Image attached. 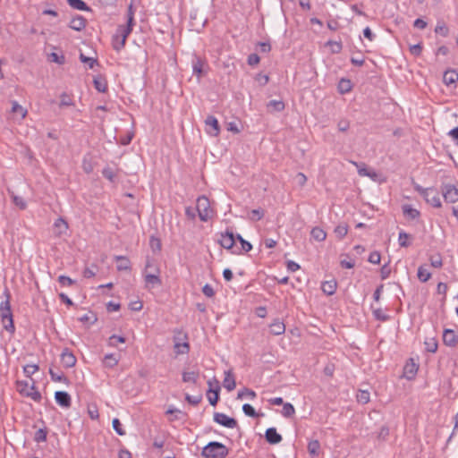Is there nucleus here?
<instances>
[{
	"mask_svg": "<svg viewBox=\"0 0 458 458\" xmlns=\"http://www.w3.org/2000/svg\"><path fill=\"white\" fill-rule=\"evenodd\" d=\"M134 21V12L132 9V5L131 4L128 8L127 13V25H121L117 28L116 33L113 38L114 47L116 50H120L125 45L126 38L130 35L132 30Z\"/></svg>",
	"mask_w": 458,
	"mask_h": 458,
	"instance_id": "nucleus-1",
	"label": "nucleus"
},
{
	"mask_svg": "<svg viewBox=\"0 0 458 458\" xmlns=\"http://www.w3.org/2000/svg\"><path fill=\"white\" fill-rule=\"evenodd\" d=\"M4 295L6 296V300L2 301L0 304L1 321L4 328L9 333L13 334L15 331V327L10 305V293L7 289L4 291Z\"/></svg>",
	"mask_w": 458,
	"mask_h": 458,
	"instance_id": "nucleus-2",
	"label": "nucleus"
},
{
	"mask_svg": "<svg viewBox=\"0 0 458 458\" xmlns=\"http://www.w3.org/2000/svg\"><path fill=\"white\" fill-rule=\"evenodd\" d=\"M229 449L222 443L213 441L205 445L201 451L204 458H225Z\"/></svg>",
	"mask_w": 458,
	"mask_h": 458,
	"instance_id": "nucleus-3",
	"label": "nucleus"
},
{
	"mask_svg": "<svg viewBox=\"0 0 458 458\" xmlns=\"http://www.w3.org/2000/svg\"><path fill=\"white\" fill-rule=\"evenodd\" d=\"M16 390L23 396L30 397L35 402H40L41 394L36 389L34 383L30 384L28 381H16Z\"/></svg>",
	"mask_w": 458,
	"mask_h": 458,
	"instance_id": "nucleus-4",
	"label": "nucleus"
},
{
	"mask_svg": "<svg viewBox=\"0 0 458 458\" xmlns=\"http://www.w3.org/2000/svg\"><path fill=\"white\" fill-rule=\"evenodd\" d=\"M196 210L198 211L199 219L203 222H207L213 216V210L210 208L209 200L206 196H200L198 198Z\"/></svg>",
	"mask_w": 458,
	"mask_h": 458,
	"instance_id": "nucleus-5",
	"label": "nucleus"
},
{
	"mask_svg": "<svg viewBox=\"0 0 458 458\" xmlns=\"http://www.w3.org/2000/svg\"><path fill=\"white\" fill-rule=\"evenodd\" d=\"M153 271H143V276L145 281V287L147 289H151L155 286H159L162 284V280L160 277V268L153 267Z\"/></svg>",
	"mask_w": 458,
	"mask_h": 458,
	"instance_id": "nucleus-6",
	"label": "nucleus"
},
{
	"mask_svg": "<svg viewBox=\"0 0 458 458\" xmlns=\"http://www.w3.org/2000/svg\"><path fill=\"white\" fill-rule=\"evenodd\" d=\"M174 349L176 354H186L189 352L190 345L187 341V335L185 334L179 332L176 335H174Z\"/></svg>",
	"mask_w": 458,
	"mask_h": 458,
	"instance_id": "nucleus-7",
	"label": "nucleus"
},
{
	"mask_svg": "<svg viewBox=\"0 0 458 458\" xmlns=\"http://www.w3.org/2000/svg\"><path fill=\"white\" fill-rule=\"evenodd\" d=\"M442 195L445 201L455 203L458 201V189L453 184H444L441 187Z\"/></svg>",
	"mask_w": 458,
	"mask_h": 458,
	"instance_id": "nucleus-8",
	"label": "nucleus"
},
{
	"mask_svg": "<svg viewBox=\"0 0 458 458\" xmlns=\"http://www.w3.org/2000/svg\"><path fill=\"white\" fill-rule=\"evenodd\" d=\"M214 421L228 428H234L237 426L236 420L222 412L214 413Z\"/></svg>",
	"mask_w": 458,
	"mask_h": 458,
	"instance_id": "nucleus-9",
	"label": "nucleus"
},
{
	"mask_svg": "<svg viewBox=\"0 0 458 458\" xmlns=\"http://www.w3.org/2000/svg\"><path fill=\"white\" fill-rule=\"evenodd\" d=\"M351 163L357 167L360 176H367L373 181L377 180V173L374 170H369L364 163H358L356 161H351Z\"/></svg>",
	"mask_w": 458,
	"mask_h": 458,
	"instance_id": "nucleus-10",
	"label": "nucleus"
},
{
	"mask_svg": "<svg viewBox=\"0 0 458 458\" xmlns=\"http://www.w3.org/2000/svg\"><path fill=\"white\" fill-rule=\"evenodd\" d=\"M443 342L447 346L454 347L458 344V333L453 329H445L443 333Z\"/></svg>",
	"mask_w": 458,
	"mask_h": 458,
	"instance_id": "nucleus-11",
	"label": "nucleus"
},
{
	"mask_svg": "<svg viewBox=\"0 0 458 458\" xmlns=\"http://www.w3.org/2000/svg\"><path fill=\"white\" fill-rule=\"evenodd\" d=\"M215 384H216V388L213 389L212 382L208 381L209 390L208 393V398L209 403L213 406H215L219 400V391H220L219 382L215 379Z\"/></svg>",
	"mask_w": 458,
	"mask_h": 458,
	"instance_id": "nucleus-12",
	"label": "nucleus"
},
{
	"mask_svg": "<svg viewBox=\"0 0 458 458\" xmlns=\"http://www.w3.org/2000/svg\"><path fill=\"white\" fill-rule=\"evenodd\" d=\"M424 199L434 208H440L442 206L439 193L434 188H430L428 192V197H425Z\"/></svg>",
	"mask_w": 458,
	"mask_h": 458,
	"instance_id": "nucleus-13",
	"label": "nucleus"
},
{
	"mask_svg": "<svg viewBox=\"0 0 458 458\" xmlns=\"http://www.w3.org/2000/svg\"><path fill=\"white\" fill-rule=\"evenodd\" d=\"M55 398L60 406L64 408H69L71 406V396L67 392L57 391L55 394Z\"/></svg>",
	"mask_w": 458,
	"mask_h": 458,
	"instance_id": "nucleus-14",
	"label": "nucleus"
},
{
	"mask_svg": "<svg viewBox=\"0 0 458 458\" xmlns=\"http://www.w3.org/2000/svg\"><path fill=\"white\" fill-rule=\"evenodd\" d=\"M61 362L66 368H72L76 363V358L68 349H64L61 354Z\"/></svg>",
	"mask_w": 458,
	"mask_h": 458,
	"instance_id": "nucleus-15",
	"label": "nucleus"
},
{
	"mask_svg": "<svg viewBox=\"0 0 458 458\" xmlns=\"http://www.w3.org/2000/svg\"><path fill=\"white\" fill-rule=\"evenodd\" d=\"M220 245L225 249H231L234 245V236L231 232L221 233L220 239L218 240Z\"/></svg>",
	"mask_w": 458,
	"mask_h": 458,
	"instance_id": "nucleus-16",
	"label": "nucleus"
},
{
	"mask_svg": "<svg viewBox=\"0 0 458 458\" xmlns=\"http://www.w3.org/2000/svg\"><path fill=\"white\" fill-rule=\"evenodd\" d=\"M266 440L271 445H276L282 441V436L277 433L275 428H269L265 433Z\"/></svg>",
	"mask_w": 458,
	"mask_h": 458,
	"instance_id": "nucleus-17",
	"label": "nucleus"
},
{
	"mask_svg": "<svg viewBox=\"0 0 458 458\" xmlns=\"http://www.w3.org/2000/svg\"><path fill=\"white\" fill-rule=\"evenodd\" d=\"M205 123L208 127L207 131L209 134L216 136L219 133L218 121L216 117L209 115L207 117Z\"/></svg>",
	"mask_w": 458,
	"mask_h": 458,
	"instance_id": "nucleus-18",
	"label": "nucleus"
},
{
	"mask_svg": "<svg viewBox=\"0 0 458 458\" xmlns=\"http://www.w3.org/2000/svg\"><path fill=\"white\" fill-rule=\"evenodd\" d=\"M182 377L184 383H191L197 386L199 378V372L198 370L183 371Z\"/></svg>",
	"mask_w": 458,
	"mask_h": 458,
	"instance_id": "nucleus-19",
	"label": "nucleus"
},
{
	"mask_svg": "<svg viewBox=\"0 0 458 458\" xmlns=\"http://www.w3.org/2000/svg\"><path fill=\"white\" fill-rule=\"evenodd\" d=\"M85 26H86V20L81 15H77V16L73 17L70 21V23H69V27L72 30H74L76 31L82 30L85 28Z\"/></svg>",
	"mask_w": 458,
	"mask_h": 458,
	"instance_id": "nucleus-20",
	"label": "nucleus"
},
{
	"mask_svg": "<svg viewBox=\"0 0 458 458\" xmlns=\"http://www.w3.org/2000/svg\"><path fill=\"white\" fill-rule=\"evenodd\" d=\"M223 385L224 387L229 392L233 391L235 388L236 382L231 370H227L225 372V379Z\"/></svg>",
	"mask_w": 458,
	"mask_h": 458,
	"instance_id": "nucleus-21",
	"label": "nucleus"
},
{
	"mask_svg": "<svg viewBox=\"0 0 458 458\" xmlns=\"http://www.w3.org/2000/svg\"><path fill=\"white\" fill-rule=\"evenodd\" d=\"M54 227L55 230V234L61 236L66 233L68 230V224L64 218L59 217L55 221Z\"/></svg>",
	"mask_w": 458,
	"mask_h": 458,
	"instance_id": "nucleus-22",
	"label": "nucleus"
},
{
	"mask_svg": "<svg viewBox=\"0 0 458 458\" xmlns=\"http://www.w3.org/2000/svg\"><path fill=\"white\" fill-rule=\"evenodd\" d=\"M403 216L408 218L414 220L418 218L420 215V211L414 208H412L411 205L405 204L402 207Z\"/></svg>",
	"mask_w": 458,
	"mask_h": 458,
	"instance_id": "nucleus-23",
	"label": "nucleus"
},
{
	"mask_svg": "<svg viewBox=\"0 0 458 458\" xmlns=\"http://www.w3.org/2000/svg\"><path fill=\"white\" fill-rule=\"evenodd\" d=\"M404 375L408 379L413 378L418 371V366L415 364L412 359L410 362H407L404 366Z\"/></svg>",
	"mask_w": 458,
	"mask_h": 458,
	"instance_id": "nucleus-24",
	"label": "nucleus"
},
{
	"mask_svg": "<svg viewBox=\"0 0 458 458\" xmlns=\"http://www.w3.org/2000/svg\"><path fill=\"white\" fill-rule=\"evenodd\" d=\"M115 260L117 261V270L119 271H128L131 270V262L128 258L124 256H116Z\"/></svg>",
	"mask_w": 458,
	"mask_h": 458,
	"instance_id": "nucleus-25",
	"label": "nucleus"
},
{
	"mask_svg": "<svg viewBox=\"0 0 458 458\" xmlns=\"http://www.w3.org/2000/svg\"><path fill=\"white\" fill-rule=\"evenodd\" d=\"M93 83H94V87L95 89L98 91V92H106V89H107V82H106V80L98 75V76H96L93 80Z\"/></svg>",
	"mask_w": 458,
	"mask_h": 458,
	"instance_id": "nucleus-26",
	"label": "nucleus"
},
{
	"mask_svg": "<svg viewBox=\"0 0 458 458\" xmlns=\"http://www.w3.org/2000/svg\"><path fill=\"white\" fill-rule=\"evenodd\" d=\"M458 81V72L454 70L446 71L443 76V81L445 85L454 84Z\"/></svg>",
	"mask_w": 458,
	"mask_h": 458,
	"instance_id": "nucleus-27",
	"label": "nucleus"
},
{
	"mask_svg": "<svg viewBox=\"0 0 458 458\" xmlns=\"http://www.w3.org/2000/svg\"><path fill=\"white\" fill-rule=\"evenodd\" d=\"M337 284L335 280L326 281L322 284L321 289L327 295H333L335 293Z\"/></svg>",
	"mask_w": 458,
	"mask_h": 458,
	"instance_id": "nucleus-28",
	"label": "nucleus"
},
{
	"mask_svg": "<svg viewBox=\"0 0 458 458\" xmlns=\"http://www.w3.org/2000/svg\"><path fill=\"white\" fill-rule=\"evenodd\" d=\"M417 276L420 282L426 283L431 278V273L428 271L425 265H422L418 268Z\"/></svg>",
	"mask_w": 458,
	"mask_h": 458,
	"instance_id": "nucleus-29",
	"label": "nucleus"
},
{
	"mask_svg": "<svg viewBox=\"0 0 458 458\" xmlns=\"http://www.w3.org/2000/svg\"><path fill=\"white\" fill-rule=\"evenodd\" d=\"M285 327L281 321H275L270 325V332L275 335H280L284 333Z\"/></svg>",
	"mask_w": 458,
	"mask_h": 458,
	"instance_id": "nucleus-30",
	"label": "nucleus"
},
{
	"mask_svg": "<svg viewBox=\"0 0 458 458\" xmlns=\"http://www.w3.org/2000/svg\"><path fill=\"white\" fill-rule=\"evenodd\" d=\"M428 260L430 262V266L435 268H440L443 266V259L440 253L429 255Z\"/></svg>",
	"mask_w": 458,
	"mask_h": 458,
	"instance_id": "nucleus-31",
	"label": "nucleus"
},
{
	"mask_svg": "<svg viewBox=\"0 0 458 458\" xmlns=\"http://www.w3.org/2000/svg\"><path fill=\"white\" fill-rule=\"evenodd\" d=\"M284 103L282 100H271L267 103V108L271 112H281L284 109Z\"/></svg>",
	"mask_w": 458,
	"mask_h": 458,
	"instance_id": "nucleus-32",
	"label": "nucleus"
},
{
	"mask_svg": "<svg viewBox=\"0 0 458 458\" xmlns=\"http://www.w3.org/2000/svg\"><path fill=\"white\" fill-rule=\"evenodd\" d=\"M311 237L318 242H323L326 237V232L320 227H314L310 232Z\"/></svg>",
	"mask_w": 458,
	"mask_h": 458,
	"instance_id": "nucleus-33",
	"label": "nucleus"
},
{
	"mask_svg": "<svg viewBox=\"0 0 458 458\" xmlns=\"http://www.w3.org/2000/svg\"><path fill=\"white\" fill-rule=\"evenodd\" d=\"M69 5L76 10L80 11H89V8L86 4V3L82 0H67Z\"/></svg>",
	"mask_w": 458,
	"mask_h": 458,
	"instance_id": "nucleus-34",
	"label": "nucleus"
},
{
	"mask_svg": "<svg viewBox=\"0 0 458 458\" xmlns=\"http://www.w3.org/2000/svg\"><path fill=\"white\" fill-rule=\"evenodd\" d=\"M12 113L19 115L21 119H23L27 114V110L18 104V102L13 101L12 103Z\"/></svg>",
	"mask_w": 458,
	"mask_h": 458,
	"instance_id": "nucleus-35",
	"label": "nucleus"
},
{
	"mask_svg": "<svg viewBox=\"0 0 458 458\" xmlns=\"http://www.w3.org/2000/svg\"><path fill=\"white\" fill-rule=\"evenodd\" d=\"M424 344H425L426 351L428 352L434 353L437 350V346H438L437 341L434 337L427 338L424 342Z\"/></svg>",
	"mask_w": 458,
	"mask_h": 458,
	"instance_id": "nucleus-36",
	"label": "nucleus"
},
{
	"mask_svg": "<svg viewBox=\"0 0 458 458\" xmlns=\"http://www.w3.org/2000/svg\"><path fill=\"white\" fill-rule=\"evenodd\" d=\"M11 198L13 199V204L18 207L20 209L24 210L27 208V203L22 197L15 195L13 191L10 192Z\"/></svg>",
	"mask_w": 458,
	"mask_h": 458,
	"instance_id": "nucleus-37",
	"label": "nucleus"
},
{
	"mask_svg": "<svg viewBox=\"0 0 458 458\" xmlns=\"http://www.w3.org/2000/svg\"><path fill=\"white\" fill-rule=\"evenodd\" d=\"M264 214L265 212L262 208L252 209L249 213L248 218L253 222L259 221L260 219L263 218Z\"/></svg>",
	"mask_w": 458,
	"mask_h": 458,
	"instance_id": "nucleus-38",
	"label": "nucleus"
},
{
	"mask_svg": "<svg viewBox=\"0 0 458 458\" xmlns=\"http://www.w3.org/2000/svg\"><path fill=\"white\" fill-rule=\"evenodd\" d=\"M203 66L204 62L199 57L195 58L192 63L193 73L200 76L203 73Z\"/></svg>",
	"mask_w": 458,
	"mask_h": 458,
	"instance_id": "nucleus-39",
	"label": "nucleus"
},
{
	"mask_svg": "<svg viewBox=\"0 0 458 458\" xmlns=\"http://www.w3.org/2000/svg\"><path fill=\"white\" fill-rule=\"evenodd\" d=\"M119 360L112 353L106 354L104 357V365L107 368H113L117 365Z\"/></svg>",
	"mask_w": 458,
	"mask_h": 458,
	"instance_id": "nucleus-40",
	"label": "nucleus"
},
{
	"mask_svg": "<svg viewBox=\"0 0 458 458\" xmlns=\"http://www.w3.org/2000/svg\"><path fill=\"white\" fill-rule=\"evenodd\" d=\"M319 449H320V444L318 440H312L308 445V451L313 456L318 455Z\"/></svg>",
	"mask_w": 458,
	"mask_h": 458,
	"instance_id": "nucleus-41",
	"label": "nucleus"
},
{
	"mask_svg": "<svg viewBox=\"0 0 458 458\" xmlns=\"http://www.w3.org/2000/svg\"><path fill=\"white\" fill-rule=\"evenodd\" d=\"M295 413V409L293 405L290 403H285L283 404L282 415L285 418H290Z\"/></svg>",
	"mask_w": 458,
	"mask_h": 458,
	"instance_id": "nucleus-42",
	"label": "nucleus"
},
{
	"mask_svg": "<svg viewBox=\"0 0 458 458\" xmlns=\"http://www.w3.org/2000/svg\"><path fill=\"white\" fill-rule=\"evenodd\" d=\"M257 396L256 393L250 388H243L238 392L237 398L243 399L245 397L254 399Z\"/></svg>",
	"mask_w": 458,
	"mask_h": 458,
	"instance_id": "nucleus-43",
	"label": "nucleus"
},
{
	"mask_svg": "<svg viewBox=\"0 0 458 458\" xmlns=\"http://www.w3.org/2000/svg\"><path fill=\"white\" fill-rule=\"evenodd\" d=\"M348 233V225L341 224L335 228V233L339 239H343Z\"/></svg>",
	"mask_w": 458,
	"mask_h": 458,
	"instance_id": "nucleus-44",
	"label": "nucleus"
},
{
	"mask_svg": "<svg viewBox=\"0 0 458 458\" xmlns=\"http://www.w3.org/2000/svg\"><path fill=\"white\" fill-rule=\"evenodd\" d=\"M370 394L367 390H360L357 394V400L361 403H368L369 402Z\"/></svg>",
	"mask_w": 458,
	"mask_h": 458,
	"instance_id": "nucleus-45",
	"label": "nucleus"
},
{
	"mask_svg": "<svg viewBox=\"0 0 458 458\" xmlns=\"http://www.w3.org/2000/svg\"><path fill=\"white\" fill-rule=\"evenodd\" d=\"M38 370V366L37 364H27L23 367V372L26 377H31Z\"/></svg>",
	"mask_w": 458,
	"mask_h": 458,
	"instance_id": "nucleus-46",
	"label": "nucleus"
},
{
	"mask_svg": "<svg viewBox=\"0 0 458 458\" xmlns=\"http://www.w3.org/2000/svg\"><path fill=\"white\" fill-rule=\"evenodd\" d=\"M124 342V337L116 335H111L108 339V344L112 347H116L119 343L123 344Z\"/></svg>",
	"mask_w": 458,
	"mask_h": 458,
	"instance_id": "nucleus-47",
	"label": "nucleus"
},
{
	"mask_svg": "<svg viewBox=\"0 0 458 458\" xmlns=\"http://www.w3.org/2000/svg\"><path fill=\"white\" fill-rule=\"evenodd\" d=\"M80 60L82 63L88 64L89 68H90V69H92L95 66V64H98V60L96 58L87 57L82 53H81V55H80Z\"/></svg>",
	"mask_w": 458,
	"mask_h": 458,
	"instance_id": "nucleus-48",
	"label": "nucleus"
},
{
	"mask_svg": "<svg viewBox=\"0 0 458 458\" xmlns=\"http://www.w3.org/2000/svg\"><path fill=\"white\" fill-rule=\"evenodd\" d=\"M47 430L44 428H39L36 431L34 436V440L38 443L45 442L47 440Z\"/></svg>",
	"mask_w": 458,
	"mask_h": 458,
	"instance_id": "nucleus-49",
	"label": "nucleus"
},
{
	"mask_svg": "<svg viewBox=\"0 0 458 458\" xmlns=\"http://www.w3.org/2000/svg\"><path fill=\"white\" fill-rule=\"evenodd\" d=\"M242 411L245 415L252 418L258 417V413L256 412L255 409L249 403H245L242 406Z\"/></svg>",
	"mask_w": 458,
	"mask_h": 458,
	"instance_id": "nucleus-50",
	"label": "nucleus"
},
{
	"mask_svg": "<svg viewBox=\"0 0 458 458\" xmlns=\"http://www.w3.org/2000/svg\"><path fill=\"white\" fill-rule=\"evenodd\" d=\"M185 400L192 405H198L200 403V401L202 400V395L201 394L191 395L189 394H186Z\"/></svg>",
	"mask_w": 458,
	"mask_h": 458,
	"instance_id": "nucleus-51",
	"label": "nucleus"
},
{
	"mask_svg": "<svg viewBox=\"0 0 458 458\" xmlns=\"http://www.w3.org/2000/svg\"><path fill=\"white\" fill-rule=\"evenodd\" d=\"M410 235L405 232H401L399 233L398 242L401 247H408L410 242H408Z\"/></svg>",
	"mask_w": 458,
	"mask_h": 458,
	"instance_id": "nucleus-52",
	"label": "nucleus"
},
{
	"mask_svg": "<svg viewBox=\"0 0 458 458\" xmlns=\"http://www.w3.org/2000/svg\"><path fill=\"white\" fill-rule=\"evenodd\" d=\"M73 105L72 98L66 93L61 95L60 106H70Z\"/></svg>",
	"mask_w": 458,
	"mask_h": 458,
	"instance_id": "nucleus-53",
	"label": "nucleus"
},
{
	"mask_svg": "<svg viewBox=\"0 0 458 458\" xmlns=\"http://www.w3.org/2000/svg\"><path fill=\"white\" fill-rule=\"evenodd\" d=\"M448 28L445 26L444 22H438L435 28V32L437 34H441L444 37L448 35Z\"/></svg>",
	"mask_w": 458,
	"mask_h": 458,
	"instance_id": "nucleus-54",
	"label": "nucleus"
},
{
	"mask_svg": "<svg viewBox=\"0 0 458 458\" xmlns=\"http://www.w3.org/2000/svg\"><path fill=\"white\" fill-rule=\"evenodd\" d=\"M113 428L119 436H124L125 431L122 428V424L118 419H114L112 421Z\"/></svg>",
	"mask_w": 458,
	"mask_h": 458,
	"instance_id": "nucleus-55",
	"label": "nucleus"
},
{
	"mask_svg": "<svg viewBox=\"0 0 458 458\" xmlns=\"http://www.w3.org/2000/svg\"><path fill=\"white\" fill-rule=\"evenodd\" d=\"M49 58L52 62L56 63L58 64H64L65 62V57L64 55H59L57 53H51Z\"/></svg>",
	"mask_w": 458,
	"mask_h": 458,
	"instance_id": "nucleus-56",
	"label": "nucleus"
},
{
	"mask_svg": "<svg viewBox=\"0 0 458 458\" xmlns=\"http://www.w3.org/2000/svg\"><path fill=\"white\" fill-rule=\"evenodd\" d=\"M57 280L62 286H72L74 284L72 278L64 275L59 276Z\"/></svg>",
	"mask_w": 458,
	"mask_h": 458,
	"instance_id": "nucleus-57",
	"label": "nucleus"
},
{
	"mask_svg": "<svg viewBox=\"0 0 458 458\" xmlns=\"http://www.w3.org/2000/svg\"><path fill=\"white\" fill-rule=\"evenodd\" d=\"M339 90L341 93H346L351 90V82L349 80H341L339 82Z\"/></svg>",
	"mask_w": 458,
	"mask_h": 458,
	"instance_id": "nucleus-58",
	"label": "nucleus"
},
{
	"mask_svg": "<svg viewBox=\"0 0 458 458\" xmlns=\"http://www.w3.org/2000/svg\"><path fill=\"white\" fill-rule=\"evenodd\" d=\"M49 374L53 381L62 382L64 379V377L62 372H56L52 369H49Z\"/></svg>",
	"mask_w": 458,
	"mask_h": 458,
	"instance_id": "nucleus-59",
	"label": "nucleus"
},
{
	"mask_svg": "<svg viewBox=\"0 0 458 458\" xmlns=\"http://www.w3.org/2000/svg\"><path fill=\"white\" fill-rule=\"evenodd\" d=\"M202 293L205 296H207L208 298H212L215 295V291H214L213 287L208 284H206L202 287Z\"/></svg>",
	"mask_w": 458,
	"mask_h": 458,
	"instance_id": "nucleus-60",
	"label": "nucleus"
},
{
	"mask_svg": "<svg viewBox=\"0 0 458 458\" xmlns=\"http://www.w3.org/2000/svg\"><path fill=\"white\" fill-rule=\"evenodd\" d=\"M410 52L414 56L420 55V54L422 52V45L420 43H419V44H415V45L411 46L410 47Z\"/></svg>",
	"mask_w": 458,
	"mask_h": 458,
	"instance_id": "nucleus-61",
	"label": "nucleus"
},
{
	"mask_svg": "<svg viewBox=\"0 0 458 458\" xmlns=\"http://www.w3.org/2000/svg\"><path fill=\"white\" fill-rule=\"evenodd\" d=\"M380 258V253L378 251H373L369 254L368 260L372 264H379Z\"/></svg>",
	"mask_w": 458,
	"mask_h": 458,
	"instance_id": "nucleus-62",
	"label": "nucleus"
},
{
	"mask_svg": "<svg viewBox=\"0 0 458 458\" xmlns=\"http://www.w3.org/2000/svg\"><path fill=\"white\" fill-rule=\"evenodd\" d=\"M237 239L240 241L242 250L245 252L250 251L252 249V245L245 241L241 235H237Z\"/></svg>",
	"mask_w": 458,
	"mask_h": 458,
	"instance_id": "nucleus-63",
	"label": "nucleus"
},
{
	"mask_svg": "<svg viewBox=\"0 0 458 458\" xmlns=\"http://www.w3.org/2000/svg\"><path fill=\"white\" fill-rule=\"evenodd\" d=\"M260 61L259 56L257 54H250L248 56V64L254 66L257 65Z\"/></svg>",
	"mask_w": 458,
	"mask_h": 458,
	"instance_id": "nucleus-64",
	"label": "nucleus"
}]
</instances>
